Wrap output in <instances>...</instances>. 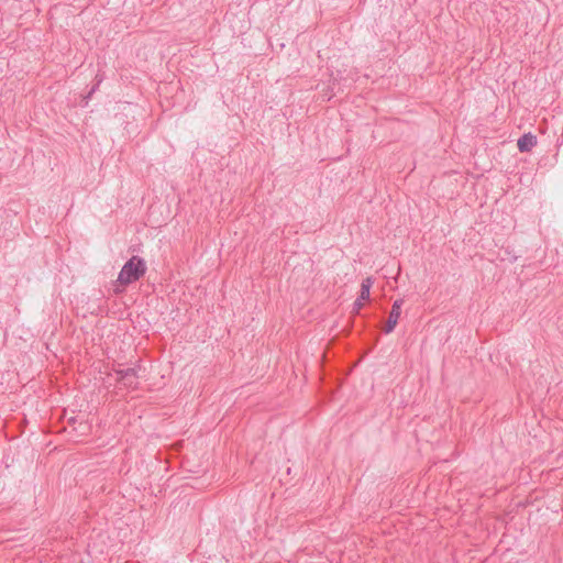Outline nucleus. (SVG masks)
Listing matches in <instances>:
<instances>
[{
	"instance_id": "f257e3e1",
	"label": "nucleus",
	"mask_w": 563,
	"mask_h": 563,
	"mask_svg": "<svg viewBox=\"0 0 563 563\" xmlns=\"http://www.w3.org/2000/svg\"><path fill=\"white\" fill-rule=\"evenodd\" d=\"M146 272V264L140 256H132L122 267L118 283L126 286L139 280Z\"/></svg>"
},
{
	"instance_id": "f03ea898",
	"label": "nucleus",
	"mask_w": 563,
	"mask_h": 563,
	"mask_svg": "<svg viewBox=\"0 0 563 563\" xmlns=\"http://www.w3.org/2000/svg\"><path fill=\"white\" fill-rule=\"evenodd\" d=\"M119 375L118 382L122 383L128 388H136L137 385V369L129 367L125 369H114Z\"/></svg>"
},
{
	"instance_id": "7ed1b4c3",
	"label": "nucleus",
	"mask_w": 563,
	"mask_h": 563,
	"mask_svg": "<svg viewBox=\"0 0 563 563\" xmlns=\"http://www.w3.org/2000/svg\"><path fill=\"white\" fill-rule=\"evenodd\" d=\"M373 286V279L371 277L365 278L360 288V295L357 299L354 301V311L360 310L366 303L369 298V290Z\"/></svg>"
},
{
	"instance_id": "20e7f679",
	"label": "nucleus",
	"mask_w": 563,
	"mask_h": 563,
	"mask_svg": "<svg viewBox=\"0 0 563 563\" xmlns=\"http://www.w3.org/2000/svg\"><path fill=\"white\" fill-rule=\"evenodd\" d=\"M400 308H401V301L400 300L395 301L393 305L391 311L389 313L387 323L384 329L386 333H390L397 325L399 317H400Z\"/></svg>"
},
{
	"instance_id": "39448f33",
	"label": "nucleus",
	"mask_w": 563,
	"mask_h": 563,
	"mask_svg": "<svg viewBox=\"0 0 563 563\" xmlns=\"http://www.w3.org/2000/svg\"><path fill=\"white\" fill-rule=\"evenodd\" d=\"M537 144L536 136L531 134H525L521 136L518 142V148L520 152H529Z\"/></svg>"
},
{
	"instance_id": "423d86ee",
	"label": "nucleus",
	"mask_w": 563,
	"mask_h": 563,
	"mask_svg": "<svg viewBox=\"0 0 563 563\" xmlns=\"http://www.w3.org/2000/svg\"><path fill=\"white\" fill-rule=\"evenodd\" d=\"M95 90H96V88H95V87H92V88H91V91L89 92V96H90L92 92H95Z\"/></svg>"
},
{
	"instance_id": "0eeeda50",
	"label": "nucleus",
	"mask_w": 563,
	"mask_h": 563,
	"mask_svg": "<svg viewBox=\"0 0 563 563\" xmlns=\"http://www.w3.org/2000/svg\"><path fill=\"white\" fill-rule=\"evenodd\" d=\"M120 291H121V289H119V288L114 289V292H117V294L120 292Z\"/></svg>"
}]
</instances>
